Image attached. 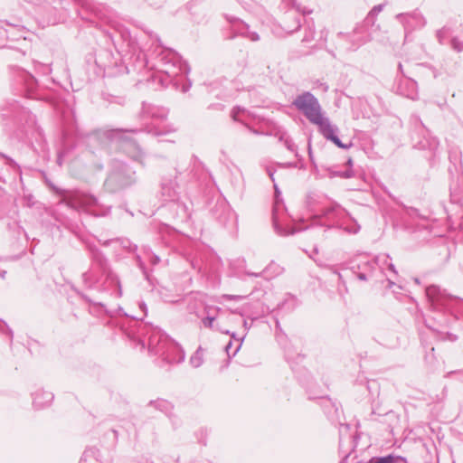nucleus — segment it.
<instances>
[{
  "label": "nucleus",
  "instance_id": "f257e3e1",
  "mask_svg": "<svg viewBox=\"0 0 463 463\" xmlns=\"http://www.w3.org/2000/svg\"><path fill=\"white\" fill-rule=\"evenodd\" d=\"M296 107L301 110L307 119L313 123H320L323 114L317 99L310 93H304L294 101Z\"/></svg>",
  "mask_w": 463,
  "mask_h": 463
},
{
  "label": "nucleus",
  "instance_id": "f03ea898",
  "mask_svg": "<svg viewBox=\"0 0 463 463\" xmlns=\"http://www.w3.org/2000/svg\"><path fill=\"white\" fill-rule=\"evenodd\" d=\"M320 128L321 133L327 138L331 139L334 135V129L330 123L323 117L320 123H316Z\"/></svg>",
  "mask_w": 463,
  "mask_h": 463
},
{
  "label": "nucleus",
  "instance_id": "7ed1b4c3",
  "mask_svg": "<svg viewBox=\"0 0 463 463\" xmlns=\"http://www.w3.org/2000/svg\"><path fill=\"white\" fill-rule=\"evenodd\" d=\"M368 463H395L394 457L387 456L383 458H373Z\"/></svg>",
  "mask_w": 463,
  "mask_h": 463
},
{
  "label": "nucleus",
  "instance_id": "20e7f679",
  "mask_svg": "<svg viewBox=\"0 0 463 463\" xmlns=\"http://www.w3.org/2000/svg\"><path fill=\"white\" fill-rule=\"evenodd\" d=\"M330 140L339 147L347 148L349 146L348 145H344L336 136L333 137Z\"/></svg>",
  "mask_w": 463,
  "mask_h": 463
},
{
  "label": "nucleus",
  "instance_id": "39448f33",
  "mask_svg": "<svg viewBox=\"0 0 463 463\" xmlns=\"http://www.w3.org/2000/svg\"><path fill=\"white\" fill-rule=\"evenodd\" d=\"M339 176L341 177H345V178H349L352 176V171L351 170H347L346 172H345L344 175H338Z\"/></svg>",
  "mask_w": 463,
  "mask_h": 463
},
{
  "label": "nucleus",
  "instance_id": "423d86ee",
  "mask_svg": "<svg viewBox=\"0 0 463 463\" xmlns=\"http://www.w3.org/2000/svg\"><path fill=\"white\" fill-rule=\"evenodd\" d=\"M347 164H348L349 165H352V160H351V159H349V160H348V162H347Z\"/></svg>",
  "mask_w": 463,
  "mask_h": 463
}]
</instances>
